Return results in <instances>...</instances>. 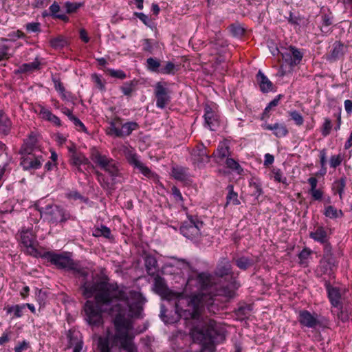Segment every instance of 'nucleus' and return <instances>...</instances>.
<instances>
[{
    "label": "nucleus",
    "instance_id": "nucleus-13",
    "mask_svg": "<svg viewBox=\"0 0 352 352\" xmlns=\"http://www.w3.org/2000/svg\"><path fill=\"white\" fill-rule=\"evenodd\" d=\"M328 291V297L329 298V300L331 303V305L335 307L338 309L337 315L338 318H340L341 320L344 321L347 320V315L344 314L343 311L341 310L342 306H341V296L340 293L338 289L336 287H327Z\"/></svg>",
    "mask_w": 352,
    "mask_h": 352
},
{
    "label": "nucleus",
    "instance_id": "nucleus-27",
    "mask_svg": "<svg viewBox=\"0 0 352 352\" xmlns=\"http://www.w3.org/2000/svg\"><path fill=\"white\" fill-rule=\"evenodd\" d=\"M346 186V177H342L339 179L336 180L332 184V190L333 192L338 193L340 198H342L344 188Z\"/></svg>",
    "mask_w": 352,
    "mask_h": 352
},
{
    "label": "nucleus",
    "instance_id": "nucleus-57",
    "mask_svg": "<svg viewBox=\"0 0 352 352\" xmlns=\"http://www.w3.org/2000/svg\"><path fill=\"white\" fill-rule=\"evenodd\" d=\"M91 78H92L93 81L97 85L98 87L100 89L102 90L104 88V85L102 82L100 76H98L97 74H93L91 76Z\"/></svg>",
    "mask_w": 352,
    "mask_h": 352
},
{
    "label": "nucleus",
    "instance_id": "nucleus-25",
    "mask_svg": "<svg viewBox=\"0 0 352 352\" xmlns=\"http://www.w3.org/2000/svg\"><path fill=\"white\" fill-rule=\"evenodd\" d=\"M323 214L326 217L331 219L341 218L344 215L342 210H338L333 206H327L324 207Z\"/></svg>",
    "mask_w": 352,
    "mask_h": 352
},
{
    "label": "nucleus",
    "instance_id": "nucleus-54",
    "mask_svg": "<svg viewBox=\"0 0 352 352\" xmlns=\"http://www.w3.org/2000/svg\"><path fill=\"white\" fill-rule=\"evenodd\" d=\"M30 345L29 342H28L25 340H23V342L19 343L15 347H14V352H23L24 351H26L29 349Z\"/></svg>",
    "mask_w": 352,
    "mask_h": 352
},
{
    "label": "nucleus",
    "instance_id": "nucleus-22",
    "mask_svg": "<svg viewBox=\"0 0 352 352\" xmlns=\"http://www.w3.org/2000/svg\"><path fill=\"white\" fill-rule=\"evenodd\" d=\"M332 50L329 56L331 60H336L344 55V45L340 41H336L333 44Z\"/></svg>",
    "mask_w": 352,
    "mask_h": 352
},
{
    "label": "nucleus",
    "instance_id": "nucleus-33",
    "mask_svg": "<svg viewBox=\"0 0 352 352\" xmlns=\"http://www.w3.org/2000/svg\"><path fill=\"white\" fill-rule=\"evenodd\" d=\"M334 260L333 258H322L320 261V268L323 273H329L333 270Z\"/></svg>",
    "mask_w": 352,
    "mask_h": 352
},
{
    "label": "nucleus",
    "instance_id": "nucleus-23",
    "mask_svg": "<svg viewBox=\"0 0 352 352\" xmlns=\"http://www.w3.org/2000/svg\"><path fill=\"white\" fill-rule=\"evenodd\" d=\"M39 114L43 119L51 122L56 126H60L61 122L60 119L55 115H54L51 111L45 108L44 107H40Z\"/></svg>",
    "mask_w": 352,
    "mask_h": 352
},
{
    "label": "nucleus",
    "instance_id": "nucleus-49",
    "mask_svg": "<svg viewBox=\"0 0 352 352\" xmlns=\"http://www.w3.org/2000/svg\"><path fill=\"white\" fill-rule=\"evenodd\" d=\"M308 192L314 201H321L324 195V192L320 188L309 190Z\"/></svg>",
    "mask_w": 352,
    "mask_h": 352
},
{
    "label": "nucleus",
    "instance_id": "nucleus-56",
    "mask_svg": "<svg viewBox=\"0 0 352 352\" xmlns=\"http://www.w3.org/2000/svg\"><path fill=\"white\" fill-rule=\"evenodd\" d=\"M26 30L30 32H38L40 31L39 23H30L26 25Z\"/></svg>",
    "mask_w": 352,
    "mask_h": 352
},
{
    "label": "nucleus",
    "instance_id": "nucleus-44",
    "mask_svg": "<svg viewBox=\"0 0 352 352\" xmlns=\"http://www.w3.org/2000/svg\"><path fill=\"white\" fill-rule=\"evenodd\" d=\"M288 114L297 126H300L303 124V117L298 111L296 110L290 111L288 112Z\"/></svg>",
    "mask_w": 352,
    "mask_h": 352
},
{
    "label": "nucleus",
    "instance_id": "nucleus-26",
    "mask_svg": "<svg viewBox=\"0 0 352 352\" xmlns=\"http://www.w3.org/2000/svg\"><path fill=\"white\" fill-rule=\"evenodd\" d=\"M10 129L11 121L3 111H0V131L6 135L9 133Z\"/></svg>",
    "mask_w": 352,
    "mask_h": 352
},
{
    "label": "nucleus",
    "instance_id": "nucleus-32",
    "mask_svg": "<svg viewBox=\"0 0 352 352\" xmlns=\"http://www.w3.org/2000/svg\"><path fill=\"white\" fill-rule=\"evenodd\" d=\"M235 262L236 266L243 270H247L248 267L252 266L254 263L253 259L245 256H242L236 259Z\"/></svg>",
    "mask_w": 352,
    "mask_h": 352
},
{
    "label": "nucleus",
    "instance_id": "nucleus-36",
    "mask_svg": "<svg viewBox=\"0 0 352 352\" xmlns=\"http://www.w3.org/2000/svg\"><path fill=\"white\" fill-rule=\"evenodd\" d=\"M136 85H137V82H135L134 80L126 82L120 87V89L124 95L129 96L135 91Z\"/></svg>",
    "mask_w": 352,
    "mask_h": 352
},
{
    "label": "nucleus",
    "instance_id": "nucleus-3",
    "mask_svg": "<svg viewBox=\"0 0 352 352\" xmlns=\"http://www.w3.org/2000/svg\"><path fill=\"white\" fill-rule=\"evenodd\" d=\"M71 256V254L69 252L57 254L47 252L42 256L58 268L74 271L80 276L85 278L88 274L87 272L81 269L78 263L72 258Z\"/></svg>",
    "mask_w": 352,
    "mask_h": 352
},
{
    "label": "nucleus",
    "instance_id": "nucleus-34",
    "mask_svg": "<svg viewBox=\"0 0 352 352\" xmlns=\"http://www.w3.org/2000/svg\"><path fill=\"white\" fill-rule=\"evenodd\" d=\"M311 251L308 248H304L298 254L299 264L306 267L308 266L309 259L311 255Z\"/></svg>",
    "mask_w": 352,
    "mask_h": 352
},
{
    "label": "nucleus",
    "instance_id": "nucleus-63",
    "mask_svg": "<svg viewBox=\"0 0 352 352\" xmlns=\"http://www.w3.org/2000/svg\"><path fill=\"white\" fill-rule=\"evenodd\" d=\"M80 38L82 39V41H84L86 43L89 41V38L87 35V32L85 29H81L80 30Z\"/></svg>",
    "mask_w": 352,
    "mask_h": 352
},
{
    "label": "nucleus",
    "instance_id": "nucleus-48",
    "mask_svg": "<svg viewBox=\"0 0 352 352\" xmlns=\"http://www.w3.org/2000/svg\"><path fill=\"white\" fill-rule=\"evenodd\" d=\"M320 163L321 166V170L322 174H325L327 172L326 164H327V152L325 149L320 151Z\"/></svg>",
    "mask_w": 352,
    "mask_h": 352
},
{
    "label": "nucleus",
    "instance_id": "nucleus-11",
    "mask_svg": "<svg viewBox=\"0 0 352 352\" xmlns=\"http://www.w3.org/2000/svg\"><path fill=\"white\" fill-rule=\"evenodd\" d=\"M21 165L24 170H36L41 167L44 160L42 155H36L33 153H21Z\"/></svg>",
    "mask_w": 352,
    "mask_h": 352
},
{
    "label": "nucleus",
    "instance_id": "nucleus-52",
    "mask_svg": "<svg viewBox=\"0 0 352 352\" xmlns=\"http://www.w3.org/2000/svg\"><path fill=\"white\" fill-rule=\"evenodd\" d=\"M109 75L112 77L119 79H124L126 78L125 73L122 70H115L113 69H108Z\"/></svg>",
    "mask_w": 352,
    "mask_h": 352
},
{
    "label": "nucleus",
    "instance_id": "nucleus-30",
    "mask_svg": "<svg viewBox=\"0 0 352 352\" xmlns=\"http://www.w3.org/2000/svg\"><path fill=\"white\" fill-rule=\"evenodd\" d=\"M93 236L96 237L103 236L109 239L112 238L111 230L105 226H101L95 228L93 232Z\"/></svg>",
    "mask_w": 352,
    "mask_h": 352
},
{
    "label": "nucleus",
    "instance_id": "nucleus-46",
    "mask_svg": "<svg viewBox=\"0 0 352 352\" xmlns=\"http://www.w3.org/2000/svg\"><path fill=\"white\" fill-rule=\"evenodd\" d=\"M175 65L172 62H167L166 65L160 69V73L162 74H170L175 72Z\"/></svg>",
    "mask_w": 352,
    "mask_h": 352
},
{
    "label": "nucleus",
    "instance_id": "nucleus-9",
    "mask_svg": "<svg viewBox=\"0 0 352 352\" xmlns=\"http://www.w3.org/2000/svg\"><path fill=\"white\" fill-rule=\"evenodd\" d=\"M282 58L285 63L293 67L302 60L303 54L300 50L294 46L290 45L280 52Z\"/></svg>",
    "mask_w": 352,
    "mask_h": 352
},
{
    "label": "nucleus",
    "instance_id": "nucleus-47",
    "mask_svg": "<svg viewBox=\"0 0 352 352\" xmlns=\"http://www.w3.org/2000/svg\"><path fill=\"white\" fill-rule=\"evenodd\" d=\"M332 123L330 119L325 118L321 128V133L324 137L327 136L331 133Z\"/></svg>",
    "mask_w": 352,
    "mask_h": 352
},
{
    "label": "nucleus",
    "instance_id": "nucleus-43",
    "mask_svg": "<svg viewBox=\"0 0 352 352\" xmlns=\"http://www.w3.org/2000/svg\"><path fill=\"white\" fill-rule=\"evenodd\" d=\"M98 348L100 352H110L108 338L105 337H100L98 340Z\"/></svg>",
    "mask_w": 352,
    "mask_h": 352
},
{
    "label": "nucleus",
    "instance_id": "nucleus-64",
    "mask_svg": "<svg viewBox=\"0 0 352 352\" xmlns=\"http://www.w3.org/2000/svg\"><path fill=\"white\" fill-rule=\"evenodd\" d=\"M344 109L348 113H351L352 112V100H346L344 101Z\"/></svg>",
    "mask_w": 352,
    "mask_h": 352
},
{
    "label": "nucleus",
    "instance_id": "nucleus-61",
    "mask_svg": "<svg viewBox=\"0 0 352 352\" xmlns=\"http://www.w3.org/2000/svg\"><path fill=\"white\" fill-rule=\"evenodd\" d=\"M153 49L152 44L149 39L143 40V50L146 52H151Z\"/></svg>",
    "mask_w": 352,
    "mask_h": 352
},
{
    "label": "nucleus",
    "instance_id": "nucleus-35",
    "mask_svg": "<svg viewBox=\"0 0 352 352\" xmlns=\"http://www.w3.org/2000/svg\"><path fill=\"white\" fill-rule=\"evenodd\" d=\"M67 41L62 36L52 38L50 41V46L56 50L61 49L67 45Z\"/></svg>",
    "mask_w": 352,
    "mask_h": 352
},
{
    "label": "nucleus",
    "instance_id": "nucleus-1",
    "mask_svg": "<svg viewBox=\"0 0 352 352\" xmlns=\"http://www.w3.org/2000/svg\"><path fill=\"white\" fill-rule=\"evenodd\" d=\"M82 294L85 298L94 296L96 303L87 300L85 305L87 320L90 324L102 323L101 310L99 306L109 307V314L114 317L116 327L115 339L127 352H137L129 331L133 329V320L140 317L146 299L137 290L117 283H110L107 277L86 281L82 285Z\"/></svg>",
    "mask_w": 352,
    "mask_h": 352
},
{
    "label": "nucleus",
    "instance_id": "nucleus-19",
    "mask_svg": "<svg viewBox=\"0 0 352 352\" xmlns=\"http://www.w3.org/2000/svg\"><path fill=\"white\" fill-rule=\"evenodd\" d=\"M311 239L320 243H326L329 240V234L327 229L322 226H318L314 231L309 233Z\"/></svg>",
    "mask_w": 352,
    "mask_h": 352
},
{
    "label": "nucleus",
    "instance_id": "nucleus-31",
    "mask_svg": "<svg viewBox=\"0 0 352 352\" xmlns=\"http://www.w3.org/2000/svg\"><path fill=\"white\" fill-rule=\"evenodd\" d=\"M11 46L6 43H0V62L10 59L13 54Z\"/></svg>",
    "mask_w": 352,
    "mask_h": 352
},
{
    "label": "nucleus",
    "instance_id": "nucleus-2",
    "mask_svg": "<svg viewBox=\"0 0 352 352\" xmlns=\"http://www.w3.org/2000/svg\"><path fill=\"white\" fill-rule=\"evenodd\" d=\"M197 283L201 289V293L194 295L190 298H184L182 294L176 295L167 287L164 280L157 277L154 281V289L162 298L170 300L176 296V313L185 320H193L198 322L190 331V335L195 342L202 344L219 342L225 338L224 328L217 324L214 320L201 316V310L208 298L204 292L210 284L209 276L200 274L197 276Z\"/></svg>",
    "mask_w": 352,
    "mask_h": 352
},
{
    "label": "nucleus",
    "instance_id": "nucleus-53",
    "mask_svg": "<svg viewBox=\"0 0 352 352\" xmlns=\"http://www.w3.org/2000/svg\"><path fill=\"white\" fill-rule=\"evenodd\" d=\"M171 192L175 201L182 202L183 201L182 193L176 186L172 187Z\"/></svg>",
    "mask_w": 352,
    "mask_h": 352
},
{
    "label": "nucleus",
    "instance_id": "nucleus-55",
    "mask_svg": "<svg viewBox=\"0 0 352 352\" xmlns=\"http://www.w3.org/2000/svg\"><path fill=\"white\" fill-rule=\"evenodd\" d=\"M71 121L74 123V124L78 128V129L82 131L85 132L87 129L84 124L75 116L71 119Z\"/></svg>",
    "mask_w": 352,
    "mask_h": 352
},
{
    "label": "nucleus",
    "instance_id": "nucleus-41",
    "mask_svg": "<svg viewBox=\"0 0 352 352\" xmlns=\"http://www.w3.org/2000/svg\"><path fill=\"white\" fill-rule=\"evenodd\" d=\"M239 287V285L233 281L230 285V287H225L222 290V295L228 298H233L235 295V290Z\"/></svg>",
    "mask_w": 352,
    "mask_h": 352
},
{
    "label": "nucleus",
    "instance_id": "nucleus-37",
    "mask_svg": "<svg viewBox=\"0 0 352 352\" xmlns=\"http://www.w3.org/2000/svg\"><path fill=\"white\" fill-rule=\"evenodd\" d=\"M172 175L177 180L183 181L188 177L187 170L182 167H175L172 169Z\"/></svg>",
    "mask_w": 352,
    "mask_h": 352
},
{
    "label": "nucleus",
    "instance_id": "nucleus-39",
    "mask_svg": "<svg viewBox=\"0 0 352 352\" xmlns=\"http://www.w3.org/2000/svg\"><path fill=\"white\" fill-rule=\"evenodd\" d=\"M228 188L229 189V192L227 195V202L226 204H232L233 205H238L240 204L238 199V195L236 192L233 191V186H228Z\"/></svg>",
    "mask_w": 352,
    "mask_h": 352
},
{
    "label": "nucleus",
    "instance_id": "nucleus-16",
    "mask_svg": "<svg viewBox=\"0 0 352 352\" xmlns=\"http://www.w3.org/2000/svg\"><path fill=\"white\" fill-rule=\"evenodd\" d=\"M128 161L130 164L139 170V171L145 177L152 178L154 177V173L145 166L139 159V157L135 153H129L127 157Z\"/></svg>",
    "mask_w": 352,
    "mask_h": 352
},
{
    "label": "nucleus",
    "instance_id": "nucleus-24",
    "mask_svg": "<svg viewBox=\"0 0 352 352\" xmlns=\"http://www.w3.org/2000/svg\"><path fill=\"white\" fill-rule=\"evenodd\" d=\"M232 273L231 264L227 259H223L217 268L216 274L219 276L223 277Z\"/></svg>",
    "mask_w": 352,
    "mask_h": 352
},
{
    "label": "nucleus",
    "instance_id": "nucleus-21",
    "mask_svg": "<svg viewBox=\"0 0 352 352\" xmlns=\"http://www.w3.org/2000/svg\"><path fill=\"white\" fill-rule=\"evenodd\" d=\"M36 138L35 135L31 133L28 138L25 140L23 146L20 149V153H33L36 146Z\"/></svg>",
    "mask_w": 352,
    "mask_h": 352
},
{
    "label": "nucleus",
    "instance_id": "nucleus-7",
    "mask_svg": "<svg viewBox=\"0 0 352 352\" xmlns=\"http://www.w3.org/2000/svg\"><path fill=\"white\" fill-rule=\"evenodd\" d=\"M202 226V221L190 217L182 225L180 231L185 237L193 239L200 235V230Z\"/></svg>",
    "mask_w": 352,
    "mask_h": 352
},
{
    "label": "nucleus",
    "instance_id": "nucleus-8",
    "mask_svg": "<svg viewBox=\"0 0 352 352\" xmlns=\"http://www.w3.org/2000/svg\"><path fill=\"white\" fill-rule=\"evenodd\" d=\"M21 241L26 248V252L33 256H38V251L36 248L38 245L35 235L30 230H22L21 232Z\"/></svg>",
    "mask_w": 352,
    "mask_h": 352
},
{
    "label": "nucleus",
    "instance_id": "nucleus-15",
    "mask_svg": "<svg viewBox=\"0 0 352 352\" xmlns=\"http://www.w3.org/2000/svg\"><path fill=\"white\" fill-rule=\"evenodd\" d=\"M156 105L158 108L164 109L170 102L168 91L162 83H157L155 89Z\"/></svg>",
    "mask_w": 352,
    "mask_h": 352
},
{
    "label": "nucleus",
    "instance_id": "nucleus-42",
    "mask_svg": "<svg viewBox=\"0 0 352 352\" xmlns=\"http://www.w3.org/2000/svg\"><path fill=\"white\" fill-rule=\"evenodd\" d=\"M147 68L148 70L160 73V62L156 58H148L146 60Z\"/></svg>",
    "mask_w": 352,
    "mask_h": 352
},
{
    "label": "nucleus",
    "instance_id": "nucleus-10",
    "mask_svg": "<svg viewBox=\"0 0 352 352\" xmlns=\"http://www.w3.org/2000/svg\"><path fill=\"white\" fill-rule=\"evenodd\" d=\"M210 156L207 153L206 147L203 144H198L191 152L190 160L192 164L201 168L210 162Z\"/></svg>",
    "mask_w": 352,
    "mask_h": 352
},
{
    "label": "nucleus",
    "instance_id": "nucleus-17",
    "mask_svg": "<svg viewBox=\"0 0 352 352\" xmlns=\"http://www.w3.org/2000/svg\"><path fill=\"white\" fill-rule=\"evenodd\" d=\"M263 129L271 131L274 136L280 138L285 137L289 131L284 123L276 122L274 124H264L262 125Z\"/></svg>",
    "mask_w": 352,
    "mask_h": 352
},
{
    "label": "nucleus",
    "instance_id": "nucleus-58",
    "mask_svg": "<svg viewBox=\"0 0 352 352\" xmlns=\"http://www.w3.org/2000/svg\"><path fill=\"white\" fill-rule=\"evenodd\" d=\"M71 346H74L73 352H82V342L81 340H78L76 342L74 343L73 340L70 341Z\"/></svg>",
    "mask_w": 352,
    "mask_h": 352
},
{
    "label": "nucleus",
    "instance_id": "nucleus-38",
    "mask_svg": "<svg viewBox=\"0 0 352 352\" xmlns=\"http://www.w3.org/2000/svg\"><path fill=\"white\" fill-rule=\"evenodd\" d=\"M25 307V305H16L9 306L6 308L8 314H14V318H20L23 315V310Z\"/></svg>",
    "mask_w": 352,
    "mask_h": 352
},
{
    "label": "nucleus",
    "instance_id": "nucleus-14",
    "mask_svg": "<svg viewBox=\"0 0 352 352\" xmlns=\"http://www.w3.org/2000/svg\"><path fill=\"white\" fill-rule=\"evenodd\" d=\"M69 164L72 166L74 172L83 173L82 166H88L90 164L89 159L80 151L69 155Z\"/></svg>",
    "mask_w": 352,
    "mask_h": 352
},
{
    "label": "nucleus",
    "instance_id": "nucleus-51",
    "mask_svg": "<svg viewBox=\"0 0 352 352\" xmlns=\"http://www.w3.org/2000/svg\"><path fill=\"white\" fill-rule=\"evenodd\" d=\"M342 162V157L341 155H332L329 160V164L331 168H336L341 164Z\"/></svg>",
    "mask_w": 352,
    "mask_h": 352
},
{
    "label": "nucleus",
    "instance_id": "nucleus-29",
    "mask_svg": "<svg viewBox=\"0 0 352 352\" xmlns=\"http://www.w3.org/2000/svg\"><path fill=\"white\" fill-rule=\"evenodd\" d=\"M228 155L229 147L226 145V143H221L218 146L217 151L212 154V156L219 160H223L226 157H228Z\"/></svg>",
    "mask_w": 352,
    "mask_h": 352
},
{
    "label": "nucleus",
    "instance_id": "nucleus-6",
    "mask_svg": "<svg viewBox=\"0 0 352 352\" xmlns=\"http://www.w3.org/2000/svg\"><path fill=\"white\" fill-rule=\"evenodd\" d=\"M91 159L111 176L116 177L118 175L119 168L118 164L107 155H102L94 147L91 148Z\"/></svg>",
    "mask_w": 352,
    "mask_h": 352
},
{
    "label": "nucleus",
    "instance_id": "nucleus-60",
    "mask_svg": "<svg viewBox=\"0 0 352 352\" xmlns=\"http://www.w3.org/2000/svg\"><path fill=\"white\" fill-rule=\"evenodd\" d=\"M51 15L56 17L58 15V12L60 11V6L56 3L54 2L50 7Z\"/></svg>",
    "mask_w": 352,
    "mask_h": 352
},
{
    "label": "nucleus",
    "instance_id": "nucleus-40",
    "mask_svg": "<svg viewBox=\"0 0 352 352\" xmlns=\"http://www.w3.org/2000/svg\"><path fill=\"white\" fill-rule=\"evenodd\" d=\"M226 164L230 169L236 171L237 173L241 174L243 172V168L239 164L232 158L227 157Z\"/></svg>",
    "mask_w": 352,
    "mask_h": 352
},
{
    "label": "nucleus",
    "instance_id": "nucleus-4",
    "mask_svg": "<svg viewBox=\"0 0 352 352\" xmlns=\"http://www.w3.org/2000/svg\"><path fill=\"white\" fill-rule=\"evenodd\" d=\"M38 210L44 221L55 226L58 223L63 224L69 219H74L67 210L56 204L38 208Z\"/></svg>",
    "mask_w": 352,
    "mask_h": 352
},
{
    "label": "nucleus",
    "instance_id": "nucleus-20",
    "mask_svg": "<svg viewBox=\"0 0 352 352\" xmlns=\"http://www.w3.org/2000/svg\"><path fill=\"white\" fill-rule=\"evenodd\" d=\"M256 80L263 92H269L272 89L273 85L272 82L261 71H258L256 75Z\"/></svg>",
    "mask_w": 352,
    "mask_h": 352
},
{
    "label": "nucleus",
    "instance_id": "nucleus-50",
    "mask_svg": "<svg viewBox=\"0 0 352 352\" xmlns=\"http://www.w3.org/2000/svg\"><path fill=\"white\" fill-rule=\"evenodd\" d=\"M81 6L82 3H72L67 1L65 3L67 12L69 14L75 12Z\"/></svg>",
    "mask_w": 352,
    "mask_h": 352
},
{
    "label": "nucleus",
    "instance_id": "nucleus-45",
    "mask_svg": "<svg viewBox=\"0 0 352 352\" xmlns=\"http://www.w3.org/2000/svg\"><path fill=\"white\" fill-rule=\"evenodd\" d=\"M272 175H273V179H274V181L277 182H279V183H282V184H287V178L286 177H285L283 175V173L281 172V170L280 169H273L272 171Z\"/></svg>",
    "mask_w": 352,
    "mask_h": 352
},
{
    "label": "nucleus",
    "instance_id": "nucleus-5",
    "mask_svg": "<svg viewBox=\"0 0 352 352\" xmlns=\"http://www.w3.org/2000/svg\"><path fill=\"white\" fill-rule=\"evenodd\" d=\"M110 126L108 129L107 134L109 135L122 138L129 136L131 133L138 129V124L135 122H128L122 123V120L120 117H115L109 122Z\"/></svg>",
    "mask_w": 352,
    "mask_h": 352
},
{
    "label": "nucleus",
    "instance_id": "nucleus-28",
    "mask_svg": "<svg viewBox=\"0 0 352 352\" xmlns=\"http://www.w3.org/2000/svg\"><path fill=\"white\" fill-rule=\"evenodd\" d=\"M39 66L40 62L37 59H35V60L32 63H24L21 65L19 67L18 72L20 73L32 72L35 70L38 69Z\"/></svg>",
    "mask_w": 352,
    "mask_h": 352
},
{
    "label": "nucleus",
    "instance_id": "nucleus-62",
    "mask_svg": "<svg viewBox=\"0 0 352 352\" xmlns=\"http://www.w3.org/2000/svg\"><path fill=\"white\" fill-rule=\"evenodd\" d=\"M274 156L270 153H267L265 155L264 165H270L274 162Z\"/></svg>",
    "mask_w": 352,
    "mask_h": 352
},
{
    "label": "nucleus",
    "instance_id": "nucleus-12",
    "mask_svg": "<svg viewBox=\"0 0 352 352\" xmlns=\"http://www.w3.org/2000/svg\"><path fill=\"white\" fill-rule=\"evenodd\" d=\"M298 320L301 326L310 329H315L320 324L318 315L307 310L300 311Z\"/></svg>",
    "mask_w": 352,
    "mask_h": 352
},
{
    "label": "nucleus",
    "instance_id": "nucleus-59",
    "mask_svg": "<svg viewBox=\"0 0 352 352\" xmlns=\"http://www.w3.org/2000/svg\"><path fill=\"white\" fill-rule=\"evenodd\" d=\"M323 244L324 245L323 258H333L331 252V246L330 245V244L328 243L327 242Z\"/></svg>",
    "mask_w": 352,
    "mask_h": 352
},
{
    "label": "nucleus",
    "instance_id": "nucleus-18",
    "mask_svg": "<svg viewBox=\"0 0 352 352\" xmlns=\"http://www.w3.org/2000/svg\"><path fill=\"white\" fill-rule=\"evenodd\" d=\"M204 118L206 125L211 130L214 131L215 127L218 126V116L212 108L206 105L204 109Z\"/></svg>",
    "mask_w": 352,
    "mask_h": 352
}]
</instances>
